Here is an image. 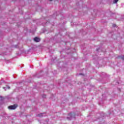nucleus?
<instances>
[{
    "mask_svg": "<svg viewBox=\"0 0 124 124\" xmlns=\"http://www.w3.org/2000/svg\"><path fill=\"white\" fill-rule=\"evenodd\" d=\"M17 107H18V105H14L13 106H9L8 107V109H10V110H15L16 108H17Z\"/></svg>",
    "mask_w": 124,
    "mask_h": 124,
    "instance_id": "obj_1",
    "label": "nucleus"
},
{
    "mask_svg": "<svg viewBox=\"0 0 124 124\" xmlns=\"http://www.w3.org/2000/svg\"><path fill=\"white\" fill-rule=\"evenodd\" d=\"M34 41L35 42H39V41H40V39L38 37H35L34 38Z\"/></svg>",
    "mask_w": 124,
    "mask_h": 124,
    "instance_id": "obj_2",
    "label": "nucleus"
},
{
    "mask_svg": "<svg viewBox=\"0 0 124 124\" xmlns=\"http://www.w3.org/2000/svg\"><path fill=\"white\" fill-rule=\"evenodd\" d=\"M68 117H67V119H68V118H72V113H69L68 115Z\"/></svg>",
    "mask_w": 124,
    "mask_h": 124,
    "instance_id": "obj_3",
    "label": "nucleus"
},
{
    "mask_svg": "<svg viewBox=\"0 0 124 124\" xmlns=\"http://www.w3.org/2000/svg\"><path fill=\"white\" fill-rule=\"evenodd\" d=\"M119 1V0H114L113 3H117Z\"/></svg>",
    "mask_w": 124,
    "mask_h": 124,
    "instance_id": "obj_4",
    "label": "nucleus"
},
{
    "mask_svg": "<svg viewBox=\"0 0 124 124\" xmlns=\"http://www.w3.org/2000/svg\"><path fill=\"white\" fill-rule=\"evenodd\" d=\"M4 98L3 97L0 96V100H3Z\"/></svg>",
    "mask_w": 124,
    "mask_h": 124,
    "instance_id": "obj_5",
    "label": "nucleus"
},
{
    "mask_svg": "<svg viewBox=\"0 0 124 124\" xmlns=\"http://www.w3.org/2000/svg\"><path fill=\"white\" fill-rule=\"evenodd\" d=\"M112 27H113V28H115V27H117V25H116V24H113Z\"/></svg>",
    "mask_w": 124,
    "mask_h": 124,
    "instance_id": "obj_6",
    "label": "nucleus"
},
{
    "mask_svg": "<svg viewBox=\"0 0 124 124\" xmlns=\"http://www.w3.org/2000/svg\"><path fill=\"white\" fill-rule=\"evenodd\" d=\"M43 113H41L40 114H39L38 115V116L39 117H41V115H42Z\"/></svg>",
    "mask_w": 124,
    "mask_h": 124,
    "instance_id": "obj_7",
    "label": "nucleus"
},
{
    "mask_svg": "<svg viewBox=\"0 0 124 124\" xmlns=\"http://www.w3.org/2000/svg\"><path fill=\"white\" fill-rule=\"evenodd\" d=\"M121 59H123V60H124V56L121 57Z\"/></svg>",
    "mask_w": 124,
    "mask_h": 124,
    "instance_id": "obj_8",
    "label": "nucleus"
},
{
    "mask_svg": "<svg viewBox=\"0 0 124 124\" xmlns=\"http://www.w3.org/2000/svg\"><path fill=\"white\" fill-rule=\"evenodd\" d=\"M79 75H83V74H79Z\"/></svg>",
    "mask_w": 124,
    "mask_h": 124,
    "instance_id": "obj_9",
    "label": "nucleus"
},
{
    "mask_svg": "<svg viewBox=\"0 0 124 124\" xmlns=\"http://www.w3.org/2000/svg\"><path fill=\"white\" fill-rule=\"evenodd\" d=\"M50 0V1H52V0Z\"/></svg>",
    "mask_w": 124,
    "mask_h": 124,
    "instance_id": "obj_10",
    "label": "nucleus"
},
{
    "mask_svg": "<svg viewBox=\"0 0 124 124\" xmlns=\"http://www.w3.org/2000/svg\"><path fill=\"white\" fill-rule=\"evenodd\" d=\"M8 89H10V87H8Z\"/></svg>",
    "mask_w": 124,
    "mask_h": 124,
    "instance_id": "obj_11",
    "label": "nucleus"
}]
</instances>
